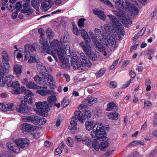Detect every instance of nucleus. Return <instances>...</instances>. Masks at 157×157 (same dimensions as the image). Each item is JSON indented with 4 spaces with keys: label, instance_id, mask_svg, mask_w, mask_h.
Listing matches in <instances>:
<instances>
[{
    "label": "nucleus",
    "instance_id": "nucleus-1",
    "mask_svg": "<svg viewBox=\"0 0 157 157\" xmlns=\"http://www.w3.org/2000/svg\"><path fill=\"white\" fill-rule=\"evenodd\" d=\"M66 45L65 54L71 58V63L74 68L85 71L91 67V63L81 51L78 52L79 56L78 58L74 50H72L71 52L69 46Z\"/></svg>",
    "mask_w": 157,
    "mask_h": 157
},
{
    "label": "nucleus",
    "instance_id": "nucleus-2",
    "mask_svg": "<svg viewBox=\"0 0 157 157\" xmlns=\"http://www.w3.org/2000/svg\"><path fill=\"white\" fill-rule=\"evenodd\" d=\"M104 34L100 29L95 28L94 30L95 39H98L103 44L109 45L112 48H115L117 47L118 44L117 43L114 35H116L115 29H112L110 25H105L102 29Z\"/></svg>",
    "mask_w": 157,
    "mask_h": 157
},
{
    "label": "nucleus",
    "instance_id": "nucleus-3",
    "mask_svg": "<svg viewBox=\"0 0 157 157\" xmlns=\"http://www.w3.org/2000/svg\"><path fill=\"white\" fill-rule=\"evenodd\" d=\"M79 31L82 36L86 41L80 43V45L82 49L86 54L92 61L96 60L97 59V56L94 53L93 47L91 44V40L90 36L82 28H80L79 29Z\"/></svg>",
    "mask_w": 157,
    "mask_h": 157
},
{
    "label": "nucleus",
    "instance_id": "nucleus-4",
    "mask_svg": "<svg viewBox=\"0 0 157 157\" xmlns=\"http://www.w3.org/2000/svg\"><path fill=\"white\" fill-rule=\"evenodd\" d=\"M94 125L93 121H87L85 123L86 129L90 131L92 129L91 132V135L94 138H97L98 139L104 138V133H105V129L106 128V126L102 123L97 122Z\"/></svg>",
    "mask_w": 157,
    "mask_h": 157
},
{
    "label": "nucleus",
    "instance_id": "nucleus-5",
    "mask_svg": "<svg viewBox=\"0 0 157 157\" xmlns=\"http://www.w3.org/2000/svg\"><path fill=\"white\" fill-rule=\"evenodd\" d=\"M50 43L46 52L49 54L57 55L61 60H63L64 58L65 49L63 46V44L57 40H53L50 42Z\"/></svg>",
    "mask_w": 157,
    "mask_h": 157
},
{
    "label": "nucleus",
    "instance_id": "nucleus-6",
    "mask_svg": "<svg viewBox=\"0 0 157 157\" xmlns=\"http://www.w3.org/2000/svg\"><path fill=\"white\" fill-rule=\"evenodd\" d=\"M117 6L118 9L117 10H113L114 14L118 17L120 21L126 26L128 25H130L132 23V21L130 19H127L125 17L124 13V8L125 6V2H124L122 0H113Z\"/></svg>",
    "mask_w": 157,
    "mask_h": 157
},
{
    "label": "nucleus",
    "instance_id": "nucleus-7",
    "mask_svg": "<svg viewBox=\"0 0 157 157\" xmlns=\"http://www.w3.org/2000/svg\"><path fill=\"white\" fill-rule=\"evenodd\" d=\"M107 16L112 23V26H111L112 29H115V32L117 33L116 35H114V37L117 40H121L122 39L121 36H123L125 34L123 25L114 16L111 14L108 15Z\"/></svg>",
    "mask_w": 157,
    "mask_h": 157
},
{
    "label": "nucleus",
    "instance_id": "nucleus-8",
    "mask_svg": "<svg viewBox=\"0 0 157 157\" xmlns=\"http://www.w3.org/2000/svg\"><path fill=\"white\" fill-rule=\"evenodd\" d=\"M78 109L82 110L83 113L80 110H76L75 112V117L80 122L83 123L85 122L86 118H89L91 117L90 112L89 110L86 105L81 104L78 107Z\"/></svg>",
    "mask_w": 157,
    "mask_h": 157
},
{
    "label": "nucleus",
    "instance_id": "nucleus-9",
    "mask_svg": "<svg viewBox=\"0 0 157 157\" xmlns=\"http://www.w3.org/2000/svg\"><path fill=\"white\" fill-rule=\"evenodd\" d=\"M13 78L12 75H9L6 78L7 80V85L8 87H12L13 90L12 91V94H20V84L18 81H12Z\"/></svg>",
    "mask_w": 157,
    "mask_h": 157
},
{
    "label": "nucleus",
    "instance_id": "nucleus-10",
    "mask_svg": "<svg viewBox=\"0 0 157 157\" xmlns=\"http://www.w3.org/2000/svg\"><path fill=\"white\" fill-rule=\"evenodd\" d=\"M125 8H124V13L125 15V17L127 19H129L131 20L128 17H126L125 14L124 10H128L129 11V13H131V16L134 17L138 14V9L135 5L132 4L128 1H125Z\"/></svg>",
    "mask_w": 157,
    "mask_h": 157
},
{
    "label": "nucleus",
    "instance_id": "nucleus-11",
    "mask_svg": "<svg viewBox=\"0 0 157 157\" xmlns=\"http://www.w3.org/2000/svg\"><path fill=\"white\" fill-rule=\"evenodd\" d=\"M36 111L39 115L44 116L45 113L49 111V106L46 101L36 102Z\"/></svg>",
    "mask_w": 157,
    "mask_h": 157
},
{
    "label": "nucleus",
    "instance_id": "nucleus-12",
    "mask_svg": "<svg viewBox=\"0 0 157 157\" xmlns=\"http://www.w3.org/2000/svg\"><path fill=\"white\" fill-rule=\"evenodd\" d=\"M2 62L3 67L2 66V63L1 61L0 62V70L2 69L4 71V72L8 73L9 71L10 64L9 62V57L8 54L5 51H3L2 53Z\"/></svg>",
    "mask_w": 157,
    "mask_h": 157
},
{
    "label": "nucleus",
    "instance_id": "nucleus-13",
    "mask_svg": "<svg viewBox=\"0 0 157 157\" xmlns=\"http://www.w3.org/2000/svg\"><path fill=\"white\" fill-rule=\"evenodd\" d=\"M43 85L44 86H48L51 89L54 88L55 87V82L53 77L51 74L44 73L43 75Z\"/></svg>",
    "mask_w": 157,
    "mask_h": 157
},
{
    "label": "nucleus",
    "instance_id": "nucleus-14",
    "mask_svg": "<svg viewBox=\"0 0 157 157\" xmlns=\"http://www.w3.org/2000/svg\"><path fill=\"white\" fill-rule=\"evenodd\" d=\"M14 141L17 146H15L13 143H7V146L9 149L13 152L18 153L20 150V139L15 140Z\"/></svg>",
    "mask_w": 157,
    "mask_h": 157
},
{
    "label": "nucleus",
    "instance_id": "nucleus-15",
    "mask_svg": "<svg viewBox=\"0 0 157 157\" xmlns=\"http://www.w3.org/2000/svg\"><path fill=\"white\" fill-rule=\"evenodd\" d=\"M25 52L24 53L25 57L24 60H27V57H28L29 54H32V53H35L36 51V49L35 48V46L33 45H30L29 44H26L25 46Z\"/></svg>",
    "mask_w": 157,
    "mask_h": 157
},
{
    "label": "nucleus",
    "instance_id": "nucleus-16",
    "mask_svg": "<svg viewBox=\"0 0 157 157\" xmlns=\"http://www.w3.org/2000/svg\"><path fill=\"white\" fill-rule=\"evenodd\" d=\"M21 118L25 122H31L37 125L38 124V116H23Z\"/></svg>",
    "mask_w": 157,
    "mask_h": 157
},
{
    "label": "nucleus",
    "instance_id": "nucleus-17",
    "mask_svg": "<svg viewBox=\"0 0 157 157\" xmlns=\"http://www.w3.org/2000/svg\"><path fill=\"white\" fill-rule=\"evenodd\" d=\"M105 133H104V137L105 138H101L98 139L97 138H96L97 140H99L100 144L99 145V148L101 150H103L105 148L107 147L109 145V143L107 141V138L105 136Z\"/></svg>",
    "mask_w": 157,
    "mask_h": 157
},
{
    "label": "nucleus",
    "instance_id": "nucleus-18",
    "mask_svg": "<svg viewBox=\"0 0 157 157\" xmlns=\"http://www.w3.org/2000/svg\"><path fill=\"white\" fill-rule=\"evenodd\" d=\"M22 129L24 131L32 134L34 132L36 128L30 124H25L22 127Z\"/></svg>",
    "mask_w": 157,
    "mask_h": 157
},
{
    "label": "nucleus",
    "instance_id": "nucleus-19",
    "mask_svg": "<svg viewBox=\"0 0 157 157\" xmlns=\"http://www.w3.org/2000/svg\"><path fill=\"white\" fill-rule=\"evenodd\" d=\"M13 103L4 102L3 103L1 109L2 111L3 112L12 111L13 109Z\"/></svg>",
    "mask_w": 157,
    "mask_h": 157
},
{
    "label": "nucleus",
    "instance_id": "nucleus-20",
    "mask_svg": "<svg viewBox=\"0 0 157 157\" xmlns=\"http://www.w3.org/2000/svg\"><path fill=\"white\" fill-rule=\"evenodd\" d=\"M97 99L92 97H88L85 98L83 101L84 104L91 106L97 102Z\"/></svg>",
    "mask_w": 157,
    "mask_h": 157
},
{
    "label": "nucleus",
    "instance_id": "nucleus-21",
    "mask_svg": "<svg viewBox=\"0 0 157 157\" xmlns=\"http://www.w3.org/2000/svg\"><path fill=\"white\" fill-rule=\"evenodd\" d=\"M106 110L108 111H116L118 109V107L113 102H111L107 105Z\"/></svg>",
    "mask_w": 157,
    "mask_h": 157
},
{
    "label": "nucleus",
    "instance_id": "nucleus-22",
    "mask_svg": "<svg viewBox=\"0 0 157 157\" xmlns=\"http://www.w3.org/2000/svg\"><path fill=\"white\" fill-rule=\"evenodd\" d=\"M95 46L96 50L102 52H104L105 49V47L101 44L98 40H94L93 42Z\"/></svg>",
    "mask_w": 157,
    "mask_h": 157
},
{
    "label": "nucleus",
    "instance_id": "nucleus-23",
    "mask_svg": "<svg viewBox=\"0 0 157 157\" xmlns=\"http://www.w3.org/2000/svg\"><path fill=\"white\" fill-rule=\"evenodd\" d=\"M21 105H20V113H28L30 109L29 107L26 105L25 104L23 103V101H21Z\"/></svg>",
    "mask_w": 157,
    "mask_h": 157
},
{
    "label": "nucleus",
    "instance_id": "nucleus-24",
    "mask_svg": "<svg viewBox=\"0 0 157 157\" xmlns=\"http://www.w3.org/2000/svg\"><path fill=\"white\" fill-rule=\"evenodd\" d=\"M93 13L97 15L101 19L103 20H105V15L103 12L100 11L98 9H95L93 10Z\"/></svg>",
    "mask_w": 157,
    "mask_h": 157
},
{
    "label": "nucleus",
    "instance_id": "nucleus-25",
    "mask_svg": "<svg viewBox=\"0 0 157 157\" xmlns=\"http://www.w3.org/2000/svg\"><path fill=\"white\" fill-rule=\"evenodd\" d=\"M77 120L75 117H72L70 121V125L69 127V129L70 130H76L77 129Z\"/></svg>",
    "mask_w": 157,
    "mask_h": 157
},
{
    "label": "nucleus",
    "instance_id": "nucleus-26",
    "mask_svg": "<svg viewBox=\"0 0 157 157\" xmlns=\"http://www.w3.org/2000/svg\"><path fill=\"white\" fill-rule=\"evenodd\" d=\"M38 71L42 74V77L44 73H46L45 71H46V68L43 65L42 63H39L36 65Z\"/></svg>",
    "mask_w": 157,
    "mask_h": 157
},
{
    "label": "nucleus",
    "instance_id": "nucleus-27",
    "mask_svg": "<svg viewBox=\"0 0 157 157\" xmlns=\"http://www.w3.org/2000/svg\"><path fill=\"white\" fill-rule=\"evenodd\" d=\"M44 86V87L41 88L37 91V93L41 95H46L50 93V91L47 90V87L46 86Z\"/></svg>",
    "mask_w": 157,
    "mask_h": 157
},
{
    "label": "nucleus",
    "instance_id": "nucleus-28",
    "mask_svg": "<svg viewBox=\"0 0 157 157\" xmlns=\"http://www.w3.org/2000/svg\"><path fill=\"white\" fill-rule=\"evenodd\" d=\"M40 43L43 45V48L44 51L46 52L48 47V43L47 39L44 37L41 38L40 40Z\"/></svg>",
    "mask_w": 157,
    "mask_h": 157
},
{
    "label": "nucleus",
    "instance_id": "nucleus-29",
    "mask_svg": "<svg viewBox=\"0 0 157 157\" xmlns=\"http://www.w3.org/2000/svg\"><path fill=\"white\" fill-rule=\"evenodd\" d=\"M50 2H46L42 3L41 7L42 10L45 12L50 8L52 6Z\"/></svg>",
    "mask_w": 157,
    "mask_h": 157
},
{
    "label": "nucleus",
    "instance_id": "nucleus-30",
    "mask_svg": "<svg viewBox=\"0 0 157 157\" xmlns=\"http://www.w3.org/2000/svg\"><path fill=\"white\" fill-rule=\"evenodd\" d=\"M29 144V140L26 138L20 139V148L28 147Z\"/></svg>",
    "mask_w": 157,
    "mask_h": 157
},
{
    "label": "nucleus",
    "instance_id": "nucleus-31",
    "mask_svg": "<svg viewBox=\"0 0 157 157\" xmlns=\"http://www.w3.org/2000/svg\"><path fill=\"white\" fill-rule=\"evenodd\" d=\"M47 101L49 104L52 105L56 101V97L55 94H51L48 98Z\"/></svg>",
    "mask_w": 157,
    "mask_h": 157
},
{
    "label": "nucleus",
    "instance_id": "nucleus-32",
    "mask_svg": "<svg viewBox=\"0 0 157 157\" xmlns=\"http://www.w3.org/2000/svg\"><path fill=\"white\" fill-rule=\"evenodd\" d=\"M145 29V28H143L137 34L134 36L133 38V41H136L138 39L140 38L144 34Z\"/></svg>",
    "mask_w": 157,
    "mask_h": 157
},
{
    "label": "nucleus",
    "instance_id": "nucleus-33",
    "mask_svg": "<svg viewBox=\"0 0 157 157\" xmlns=\"http://www.w3.org/2000/svg\"><path fill=\"white\" fill-rule=\"evenodd\" d=\"M119 114L117 112H111L109 113L108 115V118L117 120L118 119Z\"/></svg>",
    "mask_w": 157,
    "mask_h": 157
},
{
    "label": "nucleus",
    "instance_id": "nucleus-34",
    "mask_svg": "<svg viewBox=\"0 0 157 157\" xmlns=\"http://www.w3.org/2000/svg\"><path fill=\"white\" fill-rule=\"evenodd\" d=\"M144 141H140L139 140H135L132 141L129 144L128 146H136L140 145H144Z\"/></svg>",
    "mask_w": 157,
    "mask_h": 157
},
{
    "label": "nucleus",
    "instance_id": "nucleus-35",
    "mask_svg": "<svg viewBox=\"0 0 157 157\" xmlns=\"http://www.w3.org/2000/svg\"><path fill=\"white\" fill-rule=\"evenodd\" d=\"M30 55L29 59L28 60V62L29 63H34L36 62V54L34 52Z\"/></svg>",
    "mask_w": 157,
    "mask_h": 157
},
{
    "label": "nucleus",
    "instance_id": "nucleus-36",
    "mask_svg": "<svg viewBox=\"0 0 157 157\" xmlns=\"http://www.w3.org/2000/svg\"><path fill=\"white\" fill-rule=\"evenodd\" d=\"M10 8L9 10H11L12 11L15 9H17L18 10H20V1L17 2L15 6L13 4L10 5Z\"/></svg>",
    "mask_w": 157,
    "mask_h": 157
},
{
    "label": "nucleus",
    "instance_id": "nucleus-37",
    "mask_svg": "<svg viewBox=\"0 0 157 157\" xmlns=\"http://www.w3.org/2000/svg\"><path fill=\"white\" fill-rule=\"evenodd\" d=\"M27 86L29 88L33 89H38L40 88V86H37L34 82H29L27 84Z\"/></svg>",
    "mask_w": 157,
    "mask_h": 157
},
{
    "label": "nucleus",
    "instance_id": "nucleus-38",
    "mask_svg": "<svg viewBox=\"0 0 157 157\" xmlns=\"http://www.w3.org/2000/svg\"><path fill=\"white\" fill-rule=\"evenodd\" d=\"M34 80L37 83L43 85V78L40 77L38 75H36L34 77Z\"/></svg>",
    "mask_w": 157,
    "mask_h": 157
},
{
    "label": "nucleus",
    "instance_id": "nucleus-39",
    "mask_svg": "<svg viewBox=\"0 0 157 157\" xmlns=\"http://www.w3.org/2000/svg\"><path fill=\"white\" fill-rule=\"evenodd\" d=\"M99 142L96 140L93 141L92 143V147L96 150L98 151L99 149Z\"/></svg>",
    "mask_w": 157,
    "mask_h": 157
},
{
    "label": "nucleus",
    "instance_id": "nucleus-40",
    "mask_svg": "<svg viewBox=\"0 0 157 157\" xmlns=\"http://www.w3.org/2000/svg\"><path fill=\"white\" fill-rule=\"evenodd\" d=\"M82 140V143L88 146L90 145L91 144V141L90 139L87 136H85V137H83Z\"/></svg>",
    "mask_w": 157,
    "mask_h": 157
},
{
    "label": "nucleus",
    "instance_id": "nucleus-41",
    "mask_svg": "<svg viewBox=\"0 0 157 157\" xmlns=\"http://www.w3.org/2000/svg\"><path fill=\"white\" fill-rule=\"evenodd\" d=\"M66 142L67 145L70 147H72L73 146V138L71 137H69L67 138Z\"/></svg>",
    "mask_w": 157,
    "mask_h": 157
},
{
    "label": "nucleus",
    "instance_id": "nucleus-42",
    "mask_svg": "<svg viewBox=\"0 0 157 157\" xmlns=\"http://www.w3.org/2000/svg\"><path fill=\"white\" fill-rule=\"evenodd\" d=\"M46 33L47 34L48 38H49V39H50L53 38L54 34L53 33H52V31L51 29L48 28L46 30Z\"/></svg>",
    "mask_w": 157,
    "mask_h": 157
},
{
    "label": "nucleus",
    "instance_id": "nucleus-43",
    "mask_svg": "<svg viewBox=\"0 0 157 157\" xmlns=\"http://www.w3.org/2000/svg\"><path fill=\"white\" fill-rule=\"evenodd\" d=\"M24 101H23L24 103L26 104V101L29 104H31L33 103V98L31 96H28V97H24Z\"/></svg>",
    "mask_w": 157,
    "mask_h": 157
},
{
    "label": "nucleus",
    "instance_id": "nucleus-44",
    "mask_svg": "<svg viewBox=\"0 0 157 157\" xmlns=\"http://www.w3.org/2000/svg\"><path fill=\"white\" fill-rule=\"evenodd\" d=\"M13 70L14 72L19 77L20 75V66L18 64L15 65L13 67Z\"/></svg>",
    "mask_w": 157,
    "mask_h": 157
},
{
    "label": "nucleus",
    "instance_id": "nucleus-45",
    "mask_svg": "<svg viewBox=\"0 0 157 157\" xmlns=\"http://www.w3.org/2000/svg\"><path fill=\"white\" fill-rule=\"evenodd\" d=\"M105 70L104 68L101 69L96 73V76L99 78L102 76L105 72Z\"/></svg>",
    "mask_w": 157,
    "mask_h": 157
},
{
    "label": "nucleus",
    "instance_id": "nucleus-46",
    "mask_svg": "<svg viewBox=\"0 0 157 157\" xmlns=\"http://www.w3.org/2000/svg\"><path fill=\"white\" fill-rule=\"evenodd\" d=\"M38 125H41L45 124L46 122V120L44 118H41L39 116Z\"/></svg>",
    "mask_w": 157,
    "mask_h": 157
},
{
    "label": "nucleus",
    "instance_id": "nucleus-47",
    "mask_svg": "<svg viewBox=\"0 0 157 157\" xmlns=\"http://www.w3.org/2000/svg\"><path fill=\"white\" fill-rule=\"evenodd\" d=\"M63 102L64 103L63 107L65 108L69 105L70 103V100L68 98L65 97L63 99Z\"/></svg>",
    "mask_w": 157,
    "mask_h": 157
},
{
    "label": "nucleus",
    "instance_id": "nucleus-48",
    "mask_svg": "<svg viewBox=\"0 0 157 157\" xmlns=\"http://www.w3.org/2000/svg\"><path fill=\"white\" fill-rule=\"evenodd\" d=\"M85 20L83 18L79 19L78 22V25L80 28H82L84 25V23Z\"/></svg>",
    "mask_w": 157,
    "mask_h": 157
},
{
    "label": "nucleus",
    "instance_id": "nucleus-49",
    "mask_svg": "<svg viewBox=\"0 0 157 157\" xmlns=\"http://www.w3.org/2000/svg\"><path fill=\"white\" fill-rule=\"evenodd\" d=\"M73 32L76 35H79V33L76 25H73Z\"/></svg>",
    "mask_w": 157,
    "mask_h": 157
},
{
    "label": "nucleus",
    "instance_id": "nucleus-50",
    "mask_svg": "<svg viewBox=\"0 0 157 157\" xmlns=\"http://www.w3.org/2000/svg\"><path fill=\"white\" fill-rule=\"evenodd\" d=\"M144 103V107L146 109H148L151 106V103L149 101H145Z\"/></svg>",
    "mask_w": 157,
    "mask_h": 157
},
{
    "label": "nucleus",
    "instance_id": "nucleus-51",
    "mask_svg": "<svg viewBox=\"0 0 157 157\" xmlns=\"http://www.w3.org/2000/svg\"><path fill=\"white\" fill-rule=\"evenodd\" d=\"M83 138V137L80 136H75V140L76 142L78 143L82 142Z\"/></svg>",
    "mask_w": 157,
    "mask_h": 157
},
{
    "label": "nucleus",
    "instance_id": "nucleus-52",
    "mask_svg": "<svg viewBox=\"0 0 157 157\" xmlns=\"http://www.w3.org/2000/svg\"><path fill=\"white\" fill-rule=\"evenodd\" d=\"M67 37L65 36H64L63 37V39H61V43H62L63 44V46L64 47V48L65 49V47H66V45H68L67 44Z\"/></svg>",
    "mask_w": 157,
    "mask_h": 157
},
{
    "label": "nucleus",
    "instance_id": "nucleus-53",
    "mask_svg": "<svg viewBox=\"0 0 157 157\" xmlns=\"http://www.w3.org/2000/svg\"><path fill=\"white\" fill-rule=\"evenodd\" d=\"M24 94L25 95V97H28V96H33V94L30 90H27L25 92Z\"/></svg>",
    "mask_w": 157,
    "mask_h": 157
},
{
    "label": "nucleus",
    "instance_id": "nucleus-54",
    "mask_svg": "<svg viewBox=\"0 0 157 157\" xmlns=\"http://www.w3.org/2000/svg\"><path fill=\"white\" fill-rule=\"evenodd\" d=\"M101 2H102L104 3V4H105L109 6H112V4L111 3V2L109 1H108L107 0H99Z\"/></svg>",
    "mask_w": 157,
    "mask_h": 157
},
{
    "label": "nucleus",
    "instance_id": "nucleus-55",
    "mask_svg": "<svg viewBox=\"0 0 157 157\" xmlns=\"http://www.w3.org/2000/svg\"><path fill=\"white\" fill-rule=\"evenodd\" d=\"M31 4L32 6L34 8H37L38 6H39V3L37 2H35V0H32L31 1Z\"/></svg>",
    "mask_w": 157,
    "mask_h": 157
},
{
    "label": "nucleus",
    "instance_id": "nucleus-56",
    "mask_svg": "<svg viewBox=\"0 0 157 157\" xmlns=\"http://www.w3.org/2000/svg\"><path fill=\"white\" fill-rule=\"evenodd\" d=\"M89 35H90L91 38L92 39L93 42L94 40H97L95 39V34L92 31H90L89 32Z\"/></svg>",
    "mask_w": 157,
    "mask_h": 157
},
{
    "label": "nucleus",
    "instance_id": "nucleus-57",
    "mask_svg": "<svg viewBox=\"0 0 157 157\" xmlns=\"http://www.w3.org/2000/svg\"><path fill=\"white\" fill-rule=\"evenodd\" d=\"M117 85L116 82L115 81L111 82L110 84V86L111 88H115Z\"/></svg>",
    "mask_w": 157,
    "mask_h": 157
},
{
    "label": "nucleus",
    "instance_id": "nucleus-58",
    "mask_svg": "<svg viewBox=\"0 0 157 157\" xmlns=\"http://www.w3.org/2000/svg\"><path fill=\"white\" fill-rule=\"evenodd\" d=\"M38 33L40 35V36L43 37L44 35L45 32L44 29L42 28H40L38 29Z\"/></svg>",
    "mask_w": 157,
    "mask_h": 157
},
{
    "label": "nucleus",
    "instance_id": "nucleus-59",
    "mask_svg": "<svg viewBox=\"0 0 157 157\" xmlns=\"http://www.w3.org/2000/svg\"><path fill=\"white\" fill-rule=\"evenodd\" d=\"M138 45V44H135L132 47H131L130 49V51L131 52H132L135 50H136L137 48V46Z\"/></svg>",
    "mask_w": 157,
    "mask_h": 157
},
{
    "label": "nucleus",
    "instance_id": "nucleus-60",
    "mask_svg": "<svg viewBox=\"0 0 157 157\" xmlns=\"http://www.w3.org/2000/svg\"><path fill=\"white\" fill-rule=\"evenodd\" d=\"M20 11V10H17L14 12L12 14V18L13 19H15L16 18L17 15V13L18 12H19Z\"/></svg>",
    "mask_w": 157,
    "mask_h": 157
},
{
    "label": "nucleus",
    "instance_id": "nucleus-61",
    "mask_svg": "<svg viewBox=\"0 0 157 157\" xmlns=\"http://www.w3.org/2000/svg\"><path fill=\"white\" fill-rule=\"evenodd\" d=\"M62 152V150L59 148H57L55 151V153L56 155H58Z\"/></svg>",
    "mask_w": 157,
    "mask_h": 157
},
{
    "label": "nucleus",
    "instance_id": "nucleus-62",
    "mask_svg": "<svg viewBox=\"0 0 157 157\" xmlns=\"http://www.w3.org/2000/svg\"><path fill=\"white\" fill-rule=\"evenodd\" d=\"M118 61V59L116 60L114 62H113L112 65L110 66V68L111 69L114 68L117 64Z\"/></svg>",
    "mask_w": 157,
    "mask_h": 157
},
{
    "label": "nucleus",
    "instance_id": "nucleus-63",
    "mask_svg": "<svg viewBox=\"0 0 157 157\" xmlns=\"http://www.w3.org/2000/svg\"><path fill=\"white\" fill-rule=\"evenodd\" d=\"M157 125V116H155L154 117L153 121V125L154 127H155Z\"/></svg>",
    "mask_w": 157,
    "mask_h": 157
},
{
    "label": "nucleus",
    "instance_id": "nucleus-64",
    "mask_svg": "<svg viewBox=\"0 0 157 157\" xmlns=\"http://www.w3.org/2000/svg\"><path fill=\"white\" fill-rule=\"evenodd\" d=\"M18 50H16L14 52V56L15 57L16 56L17 58L18 59L20 58V53L19 52H17Z\"/></svg>",
    "mask_w": 157,
    "mask_h": 157
}]
</instances>
